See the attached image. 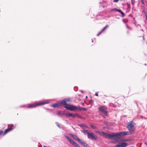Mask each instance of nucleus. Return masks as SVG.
Segmentation results:
<instances>
[{
    "label": "nucleus",
    "mask_w": 147,
    "mask_h": 147,
    "mask_svg": "<svg viewBox=\"0 0 147 147\" xmlns=\"http://www.w3.org/2000/svg\"><path fill=\"white\" fill-rule=\"evenodd\" d=\"M144 144L146 145H147V142H144Z\"/></svg>",
    "instance_id": "36"
},
{
    "label": "nucleus",
    "mask_w": 147,
    "mask_h": 147,
    "mask_svg": "<svg viewBox=\"0 0 147 147\" xmlns=\"http://www.w3.org/2000/svg\"><path fill=\"white\" fill-rule=\"evenodd\" d=\"M121 147H125L127 145V144L126 143H120Z\"/></svg>",
    "instance_id": "17"
},
{
    "label": "nucleus",
    "mask_w": 147,
    "mask_h": 147,
    "mask_svg": "<svg viewBox=\"0 0 147 147\" xmlns=\"http://www.w3.org/2000/svg\"><path fill=\"white\" fill-rule=\"evenodd\" d=\"M127 6H128V8L130 9V4L129 3H127Z\"/></svg>",
    "instance_id": "22"
},
{
    "label": "nucleus",
    "mask_w": 147,
    "mask_h": 147,
    "mask_svg": "<svg viewBox=\"0 0 147 147\" xmlns=\"http://www.w3.org/2000/svg\"><path fill=\"white\" fill-rule=\"evenodd\" d=\"M111 11H118L121 14V15H122V16L123 17H124L125 16L124 13L120 9H117V8H115L112 9L111 10Z\"/></svg>",
    "instance_id": "10"
},
{
    "label": "nucleus",
    "mask_w": 147,
    "mask_h": 147,
    "mask_svg": "<svg viewBox=\"0 0 147 147\" xmlns=\"http://www.w3.org/2000/svg\"><path fill=\"white\" fill-rule=\"evenodd\" d=\"M11 127L10 128H9L7 129H6L4 132L3 133V135H5L8 132L10 131L11 130H13L14 129L15 127L13 125H11Z\"/></svg>",
    "instance_id": "9"
},
{
    "label": "nucleus",
    "mask_w": 147,
    "mask_h": 147,
    "mask_svg": "<svg viewBox=\"0 0 147 147\" xmlns=\"http://www.w3.org/2000/svg\"><path fill=\"white\" fill-rule=\"evenodd\" d=\"M70 135L75 140H77L79 142L81 140L79 139L76 136L72 134H70Z\"/></svg>",
    "instance_id": "11"
},
{
    "label": "nucleus",
    "mask_w": 147,
    "mask_h": 147,
    "mask_svg": "<svg viewBox=\"0 0 147 147\" xmlns=\"http://www.w3.org/2000/svg\"><path fill=\"white\" fill-rule=\"evenodd\" d=\"M104 103H105V102H104Z\"/></svg>",
    "instance_id": "41"
},
{
    "label": "nucleus",
    "mask_w": 147,
    "mask_h": 147,
    "mask_svg": "<svg viewBox=\"0 0 147 147\" xmlns=\"http://www.w3.org/2000/svg\"><path fill=\"white\" fill-rule=\"evenodd\" d=\"M82 105H84V103H82Z\"/></svg>",
    "instance_id": "38"
},
{
    "label": "nucleus",
    "mask_w": 147,
    "mask_h": 147,
    "mask_svg": "<svg viewBox=\"0 0 147 147\" xmlns=\"http://www.w3.org/2000/svg\"><path fill=\"white\" fill-rule=\"evenodd\" d=\"M71 102V100L70 98H67L64 99L61 102V104L66 105V106H69V105Z\"/></svg>",
    "instance_id": "4"
},
{
    "label": "nucleus",
    "mask_w": 147,
    "mask_h": 147,
    "mask_svg": "<svg viewBox=\"0 0 147 147\" xmlns=\"http://www.w3.org/2000/svg\"><path fill=\"white\" fill-rule=\"evenodd\" d=\"M65 137L69 140L70 143L72 140L70 138H69L67 136H65Z\"/></svg>",
    "instance_id": "19"
},
{
    "label": "nucleus",
    "mask_w": 147,
    "mask_h": 147,
    "mask_svg": "<svg viewBox=\"0 0 147 147\" xmlns=\"http://www.w3.org/2000/svg\"><path fill=\"white\" fill-rule=\"evenodd\" d=\"M102 32L101 31H100V32H99V33L98 34H97V36H98L101 33H102Z\"/></svg>",
    "instance_id": "29"
},
{
    "label": "nucleus",
    "mask_w": 147,
    "mask_h": 147,
    "mask_svg": "<svg viewBox=\"0 0 147 147\" xmlns=\"http://www.w3.org/2000/svg\"><path fill=\"white\" fill-rule=\"evenodd\" d=\"M59 114L58 113V115H59Z\"/></svg>",
    "instance_id": "39"
},
{
    "label": "nucleus",
    "mask_w": 147,
    "mask_h": 147,
    "mask_svg": "<svg viewBox=\"0 0 147 147\" xmlns=\"http://www.w3.org/2000/svg\"><path fill=\"white\" fill-rule=\"evenodd\" d=\"M88 138L90 139H94L96 140L97 138V136L93 133H90L88 136Z\"/></svg>",
    "instance_id": "7"
},
{
    "label": "nucleus",
    "mask_w": 147,
    "mask_h": 147,
    "mask_svg": "<svg viewBox=\"0 0 147 147\" xmlns=\"http://www.w3.org/2000/svg\"><path fill=\"white\" fill-rule=\"evenodd\" d=\"M90 127L93 129H95L96 128V127L94 125H90Z\"/></svg>",
    "instance_id": "21"
},
{
    "label": "nucleus",
    "mask_w": 147,
    "mask_h": 147,
    "mask_svg": "<svg viewBox=\"0 0 147 147\" xmlns=\"http://www.w3.org/2000/svg\"><path fill=\"white\" fill-rule=\"evenodd\" d=\"M131 4L133 5H134V3L135 2V1L133 0H131Z\"/></svg>",
    "instance_id": "24"
},
{
    "label": "nucleus",
    "mask_w": 147,
    "mask_h": 147,
    "mask_svg": "<svg viewBox=\"0 0 147 147\" xmlns=\"http://www.w3.org/2000/svg\"><path fill=\"white\" fill-rule=\"evenodd\" d=\"M130 132V131L129 132L128 131H126V132H120L119 133V138H121V137L122 136L125 135H129L131 134V132Z\"/></svg>",
    "instance_id": "8"
},
{
    "label": "nucleus",
    "mask_w": 147,
    "mask_h": 147,
    "mask_svg": "<svg viewBox=\"0 0 147 147\" xmlns=\"http://www.w3.org/2000/svg\"><path fill=\"white\" fill-rule=\"evenodd\" d=\"M99 134L101 136H105V135L107 133L103 132H98Z\"/></svg>",
    "instance_id": "16"
},
{
    "label": "nucleus",
    "mask_w": 147,
    "mask_h": 147,
    "mask_svg": "<svg viewBox=\"0 0 147 147\" xmlns=\"http://www.w3.org/2000/svg\"><path fill=\"white\" fill-rule=\"evenodd\" d=\"M61 105V103H56L51 106V107H53L54 108H58Z\"/></svg>",
    "instance_id": "13"
},
{
    "label": "nucleus",
    "mask_w": 147,
    "mask_h": 147,
    "mask_svg": "<svg viewBox=\"0 0 147 147\" xmlns=\"http://www.w3.org/2000/svg\"><path fill=\"white\" fill-rule=\"evenodd\" d=\"M96 133H98V132H99V131H95Z\"/></svg>",
    "instance_id": "37"
},
{
    "label": "nucleus",
    "mask_w": 147,
    "mask_h": 147,
    "mask_svg": "<svg viewBox=\"0 0 147 147\" xmlns=\"http://www.w3.org/2000/svg\"><path fill=\"white\" fill-rule=\"evenodd\" d=\"M112 104L113 105V106L114 107H116L117 106V105H115L114 104Z\"/></svg>",
    "instance_id": "31"
},
{
    "label": "nucleus",
    "mask_w": 147,
    "mask_h": 147,
    "mask_svg": "<svg viewBox=\"0 0 147 147\" xmlns=\"http://www.w3.org/2000/svg\"><path fill=\"white\" fill-rule=\"evenodd\" d=\"M76 117L79 118H82V117L78 115H76Z\"/></svg>",
    "instance_id": "27"
},
{
    "label": "nucleus",
    "mask_w": 147,
    "mask_h": 147,
    "mask_svg": "<svg viewBox=\"0 0 147 147\" xmlns=\"http://www.w3.org/2000/svg\"><path fill=\"white\" fill-rule=\"evenodd\" d=\"M135 124V123H134L133 121H131L128 123L127 127L131 132H133L134 131V126Z\"/></svg>",
    "instance_id": "3"
},
{
    "label": "nucleus",
    "mask_w": 147,
    "mask_h": 147,
    "mask_svg": "<svg viewBox=\"0 0 147 147\" xmlns=\"http://www.w3.org/2000/svg\"><path fill=\"white\" fill-rule=\"evenodd\" d=\"M98 110L100 112L103 113L105 116L107 115V107L105 106H102L98 108Z\"/></svg>",
    "instance_id": "5"
},
{
    "label": "nucleus",
    "mask_w": 147,
    "mask_h": 147,
    "mask_svg": "<svg viewBox=\"0 0 147 147\" xmlns=\"http://www.w3.org/2000/svg\"><path fill=\"white\" fill-rule=\"evenodd\" d=\"M3 131L2 130H0V136L1 135H3Z\"/></svg>",
    "instance_id": "23"
},
{
    "label": "nucleus",
    "mask_w": 147,
    "mask_h": 147,
    "mask_svg": "<svg viewBox=\"0 0 147 147\" xmlns=\"http://www.w3.org/2000/svg\"><path fill=\"white\" fill-rule=\"evenodd\" d=\"M70 143L73 145H74V146H75L76 147H78V144L76 142H75L73 140H72V141Z\"/></svg>",
    "instance_id": "14"
},
{
    "label": "nucleus",
    "mask_w": 147,
    "mask_h": 147,
    "mask_svg": "<svg viewBox=\"0 0 147 147\" xmlns=\"http://www.w3.org/2000/svg\"><path fill=\"white\" fill-rule=\"evenodd\" d=\"M48 103L47 102H42L38 103L36 104H29L28 105V107L30 108H33L36 107L37 106L44 105Z\"/></svg>",
    "instance_id": "6"
},
{
    "label": "nucleus",
    "mask_w": 147,
    "mask_h": 147,
    "mask_svg": "<svg viewBox=\"0 0 147 147\" xmlns=\"http://www.w3.org/2000/svg\"><path fill=\"white\" fill-rule=\"evenodd\" d=\"M119 0H114L113 1L114 2H117Z\"/></svg>",
    "instance_id": "30"
},
{
    "label": "nucleus",
    "mask_w": 147,
    "mask_h": 147,
    "mask_svg": "<svg viewBox=\"0 0 147 147\" xmlns=\"http://www.w3.org/2000/svg\"><path fill=\"white\" fill-rule=\"evenodd\" d=\"M142 3L144 4V1H143V0H142Z\"/></svg>",
    "instance_id": "35"
},
{
    "label": "nucleus",
    "mask_w": 147,
    "mask_h": 147,
    "mask_svg": "<svg viewBox=\"0 0 147 147\" xmlns=\"http://www.w3.org/2000/svg\"><path fill=\"white\" fill-rule=\"evenodd\" d=\"M56 125L59 128L61 129V127H60V126L59 125L58 123H56Z\"/></svg>",
    "instance_id": "28"
},
{
    "label": "nucleus",
    "mask_w": 147,
    "mask_h": 147,
    "mask_svg": "<svg viewBox=\"0 0 147 147\" xmlns=\"http://www.w3.org/2000/svg\"><path fill=\"white\" fill-rule=\"evenodd\" d=\"M120 145H121V144H120H120H118L116 145L115 146V147H121V146Z\"/></svg>",
    "instance_id": "25"
},
{
    "label": "nucleus",
    "mask_w": 147,
    "mask_h": 147,
    "mask_svg": "<svg viewBox=\"0 0 147 147\" xmlns=\"http://www.w3.org/2000/svg\"><path fill=\"white\" fill-rule=\"evenodd\" d=\"M95 95L96 96H98V93L97 92H96L95 93Z\"/></svg>",
    "instance_id": "32"
},
{
    "label": "nucleus",
    "mask_w": 147,
    "mask_h": 147,
    "mask_svg": "<svg viewBox=\"0 0 147 147\" xmlns=\"http://www.w3.org/2000/svg\"><path fill=\"white\" fill-rule=\"evenodd\" d=\"M126 26H127V28H129V29H131V28H129V27L127 25H126Z\"/></svg>",
    "instance_id": "34"
},
{
    "label": "nucleus",
    "mask_w": 147,
    "mask_h": 147,
    "mask_svg": "<svg viewBox=\"0 0 147 147\" xmlns=\"http://www.w3.org/2000/svg\"><path fill=\"white\" fill-rule=\"evenodd\" d=\"M79 143L85 147H90L87 144L81 140Z\"/></svg>",
    "instance_id": "12"
},
{
    "label": "nucleus",
    "mask_w": 147,
    "mask_h": 147,
    "mask_svg": "<svg viewBox=\"0 0 147 147\" xmlns=\"http://www.w3.org/2000/svg\"><path fill=\"white\" fill-rule=\"evenodd\" d=\"M105 138H108L110 139H112L113 138L115 139L117 137L119 138V136L118 133H113L111 134L107 133L106 134Z\"/></svg>",
    "instance_id": "2"
},
{
    "label": "nucleus",
    "mask_w": 147,
    "mask_h": 147,
    "mask_svg": "<svg viewBox=\"0 0 147 147\" xmlns=\"http://www.w3.org/2000/svg\"><path fill=\"white\" fill-rule=\"evenodd\" d=\"M108 123H107V122H106L104 123V124L105 125H108Z\"/></svg>",
    "instance_id": "33"
},
{
    "label": "nucleus",
    "mask_w": 147,
    "mask_h": 147,
    "mask_svg": "<svg viewBox=\"0 0 147 147\" xmlns=\"http://www.w3.org/2000/svg\"><path fill=\"white\" fill-rule=\"evenodd\" d=\"M64 107L66 109L71 111L78 110L80 111H86L87 110V109L86 108L80 107H78L72 105L65 106Z\"/></svg>",
    "instance_id": "1"
},
{
    "label": "nucleus",
    "mask_w": 147,
    "mask_h": 147,
    "mask_svg": "<svg viewBox=\"0 0 147 147\" xmlns=\"http://www.w3.org/2000/svg\"><path fill=\"white\" fill-rule=\"evenodd\" d=\"M79 126H80V127L84 126V127H87L85 125H83L82 124L79 125Z\"/></svg>",
    "instance_id": "26"
},
{
    "label": "nucleus",
    "mask_w": 147,
    "mask_h": 147,
    "mask_svg": "<svg viewBox=\"0 0 147 147\" xmlns=\"http://www.w3.org/2000/svg\"><path fill=\"white\" fill-rule=\"evenodd\" d=\"M103 7H104V6H103Z\"/></svg>",
    "instance_id": "40"
},
{
    "label": "nucleus",
    "mask_w": 147,
    "mask_h": 147,
    "mask_svg": "<svg viewBox=\"0 0 147 147\" xmlns=\"http://www.w3.org/2000/svg\"><path fill=\"white\" fill-rule=\"evenodd\" d=\"M83 132L87 134L88 136V135L90 133V132L88 131L87 130H83Z\"/></svg>",
    "instance_id": "18"
},
{
    "label": "nucleus",
    "mask_w": 147,
    "mask_h": 147,
    "mask_svg": "<svg viewBox=\"0 0 147 147\" xmlns=\"http://www.w3.org/2000/svg\"><path fill=\"white\" fill-rule=\"evenodd\" d=\"M66 115L69 116L70 117H76V115L72 113L67 114H66Z\"/></svg>",
    "instance_id": "15"
},
{
    "label": "nucleus",
    "mask_w": 147,
    "mask_h": 147,
    "mask_svg": "<svg viewBox=\"0 0 147 147\" xmlns=\"http://www.w3.org/2000/svg\"><path fill=\"white\" fill-rule=\"evenodd\" d=\"M109 27L108 25H107L105 26L102 30L101 31L102 32L105 30L107 27Z\"/></svg>",
    "instance_id": "20"
}]
</instances>
